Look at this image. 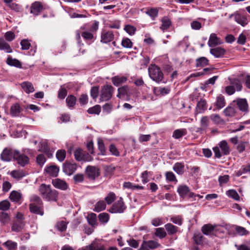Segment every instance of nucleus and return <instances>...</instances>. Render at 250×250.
Returning <instances> with one entry per match:
<instances>
[{"mask_svg": "<svg viewBox=\"0 0 250 250\" xmlns=\"http://www.w3.org/2000/svg\"><path fill=\"white\" fill-rule=\"evenodd\" d=\"M40 194L42 198L48 201H56L58 197V192L52 189L50 185L42 184L39 188Z\"/></svg>", "mask_w": 250, "mask_h": 250, "instance_id": "1", "label": "nucleus"}, {"mask_svg": "<svg viewBox=\"0 0 250 250\" xmlns=\"http://www.w3.org/2000/svg\"><path fill=\"white\" fill-rule=\"evenodd\" d=\"M218 145V146L213 148L215 157L220 158L223 155H227L229 154L230 149L227 141L223 140Z\"/></svg>", "mask_w": 250, "mask_h": 250, "instance_id": "2", "label": "nucleus"}, {"mask_svg": "<svg viewBox=\"0 0 250 250\" xmlns=\"http://www.w3.org/2000/svg\"><path fill=\"white\" fill-rule=\"evenodd\" d=\"M150 78L156 83H160L164 78V75L160 67L155 64H151L148 67Z\"/></svg>", "mask_w": 250, "mask_h": 250, "instance_id": "3", "label": "nucleus"}, {"mask_svg": "<svg viewBox=\"0 0 250 250\" xmlns=\"http://www.w3.org/2000/svg\"><path fill=\"white\" fill-rule=\"evenodd\" d=\"M114 90V87L111 85H104L101 90L100 100L101 101H107L110 100L113 95Z\"/></svg>", "mask_w": 250, "mask_h": 250, "instance_id": "4", "label": "nucleus"}, {"mask_svg": "<svg viewBox=\"0 0 250 250\" xmlns=\"http://www.w3.org/2000/svg\"><path fill=\"white\" fill-rule=\"evenodd\" d=\"M220 230L219 227L217 225L207 224L202 228V231L205 235H215L217 231Z\"/></svg>", "mask_w": 250, "mask_h": 250, "instance_id": "5", "label": "nucleus"}, {"mask_svg": "<svg viewBox=\"0 0 250 250\" xmlns=\"http://www.w3.org/2000/svg\"><path fill=\"white\" fill-rule=\"evenodd\" d=\"M125 207L124 205L123 199H120L115 202L110 209V212L112 213H121L125 209Z\"/></svg>", "mask_w": 250, "mask_h": 250, "instance_id": "6", "label": "nucleus"}, {"mask_svg": "<svg viewBox=\"0 0 250 250\" xmlns=\"http://www.w3.org/2000/svg\"><path fill=\"white\" fill-rule=\"evenodd\" d=\"M74 156L76 160L81 161H89L91 159V157L88 154L84 152L82 149L78 148L74 151Z\"/></svg>", "mask_w": 250, "mask_h": 250, "instance_id": "7", "label": "nucleus"}, {"mask_svg": "<svg viewBox=\"0 0 250 250\" xmlns=\"http://www.w3.org/2000/svg\"><path fill=\"white\" fill-rule=\"evenodd\" d=\"M14 159L22 167H24L29 162L28 157L23 154H21L18 151L15 152Z\"/></svg>", "mask_w": 250, "mask_h": 250, "instance_id": "8", "label": "nucleus"}, {"mask_svg": "<svg viewBox=\"0 0 250 250\" xmlns=\"http://www.w3.org/2000/svg\"><path fill=\"white\" fill-rule=\"evenodd\" d=\"M17 150L11 148H5L1 154V158L4 161H10L14 159L15 152Z\"/></svg>", "mask_w": 250, "mask_h": 250, "instance_id": "9", "label": "nucleus"}, {"mask_svg": "<svg viewBox=\"0 0 250 250\" xmlns=\"http://www.w3.org/2000/svg\"><path fill=\"white\" fill-rule=\"evenodd\" d=\"M101 42L104 43H108L113 40L114 35L111 31H103L101 33Z\"/></svg>", "mask_w": 250, "mask_h": 250, "instance_id": "10", "label": "nucleus"}, {"mask_svg": "<svg viewBox=\"0 0 250 250\" xmlns=\"http://www.w3.org/2000/svg\"><path fill=\"white\" fill-rule=\"evenodd\" d=\"M236 103L239 110L243 112L248 111V104L246 99L237 98L233 101Z\"/></svg>", "mask_w": 250, "mask_h": 250, "instance_id": "11", "label": "nucleus"}, {"mask_svg": "<svg viewBox=\"0 0 250 250\" xmlns=\"http://www.w3.org/2000/svg\"><path fill=\"white\" fill-rule=\"evenodd\" d=\"M86 173L88 177L92 180L100 175L99 169L94 166H88L86 169Z\"/></svg>", "mask_w": 250, "mask_h": 250, "instance_id": "12", "label": "nucleus"}, {"mask_svg": "<svg viewBox=\"0 0 250 250\" xmlns=\"http://www.w3.org/2000/svg\"><path fill=\"white\" fill-rule=\"evenodd\" d=\"M29 210L31 212L41 216L44 214L42 205L35 204V203L30 204Z\"/></svg>", "mask_w": 250, "mask_h": 250, "instance_id": "13", "label": "nucleus"}, {"mask_svg": "<svg viewBox=\"0 0 250 250\" xmlns=\"http://www.w3.org/2000/svg\"><path fill=\"white\" fill-rule=\"evenodd\" d=\"M77 166L75 163H65L63 166V171L67 175H71L76 170Z\"/></svg>", "mask_w": 250, "mask_h": 250, "instance_id": "14", "label": "nucleus"}, {"mask_svg": "<svg viewBox=\"0 0 250 250\" xmlns=\"http://www.w3.org/2000/svg\"><path fill=\"white\" fill-rule=\"evenodd\" d=\"M210 117L203 116L200 120V126L197 128V132H201L206 130L208 127Z\"/></svg>", "mask_w": 250, "mask_h": 250, "instance_id": "15", "label": "nucleus"}, {"mask_svg": "<svg viewBox=\"0 0 250 250\" xmlns=\"http://www.w3.org/2000/svg\"><path fill=\"white\" fill-rule=\"evenodd\" d=\"M52 184L56 188L61 190H65L68 188L66 182L59 178L52 180Z\"/></svg>", "mask_w": 250, "mask_h": 250, "instance_id": "16", "label": "nucleus"}, {"mask_svg": "<svg viewBox=\"0 0 250 250\" xmlns=\"http://www.w3.org/2000/svg\"><path fill=\"white\" fill-rule=\"evenodd\" d=\"M223 42L218 38L215 33L210 34L209 40L208 41V45L209 47H212L217 45L221 44Z\"/></svg>", "mask_w": 250, "mask_h": 250, "instance_id": "17", "label": "nucleus"}, {"mask_svg": "<svg viewBox=\"0 0 250 250\" xmlns=\"http://www.w3.org/2000/svg\"><path fill=\"white\" fill-rule=\"evenodd\" d=\"M9 198L13 202L21 204L22 195L20 192L13 190L11 192Z\"/></svg>", "mask_w": 250, "mask_h": 250, "instance_id": "18", "label": "nucleus"}, {"mask_svg": "<svg viewBox=\"0 0 250 250\" xmlns=\"http://www.w3.org/2000/svg\"><path fill=\"white\" fill-rule=\"evenodd\" d=\"M21 110L22 109L20 104L18 103H16L11 106L10 114L13 117H17L20 115Z\"/></svg>", "mask_w": 250, "mask_h": 250, "instance_id": "19", "label": "nucleus"}, {"mask_svg": "<svg viewBox=\"0 0 250 250\" xmlns=\"http://www.w3.org/2000/svg\"><path fill=\"white\" fill-rule=\"evenodd\" d=\"M42 5L39 1H35L32 4L31 6V13L37 15L42 10Z\"/></svg>", "mask_w": 250, "mask_h": 250, "instance_id": "20", "label": "nucleus"}, {"mask_svg": "<svg viewBox=\"0 0 250 250\" xmlns=\"http://www.w3.org/2000/svg\"><path fill=\"white\" fill-rule=\"evenodd\" d=\"M210 53L216 58H220L224 55L225 50L223 48L218 47L210 49Z\"/></svg>", "mask_w": 250, "mask_h": 250, "instance_id": "21", "label": "nucleus"}, {"mask_svg": "<svg viewBox=\"0 0 250 250\" xmlns=\"http://www.w3.org/2000/svg\"><path fill=\"white\" fill-rule=\"evenodd\" d=\"M170 89L168 87H157L153 88V92L155 95H165L167 94Z\"/></svg>", "mask_w": 250, "mask_h": 250, "instance_id": "22", "label": "nucleus"}, {"mask_svg": "<svg viewBox=\"0 0 250 250\" xmlns=\"http://www.w3.org/2000/svg\"><path fill=\"white\" fill-rule=\"evenodd\" d=\"M21 85L22 88L26 93H32L35 90L33 84L29 82H24Z\"/></svg>", "mask_w": 250, "mask_h": 250, "instance_id": "23", "label": "nucleus"}, {"mask_svg": "<svg viewBox=\"0 0 250 250\" xmlns=\"http://www.w3.org/2000/svg\"><path fill=\"white\" fill-rule=\"evenodd\" d=\"M142 245L145 247V248H146L148 250L149 249H154L160 246V245L159 243L152 240L144 241Z\"/></svg>", "mask_w": 250, "mask_h": 250, "instance_id": "24", "label": "nucleus"}, {"mask_svg": "<svg viewBox=\"0 0 250 250\" xmlns=\"http://www.w3.org/2000/svg\"><path fill=\"white\" fill-rule=\"evenodd\" d=\"M45 171L49 175L53 177H56L58 175L59 171V168L55 166H50L47 167Z\"/></svg>", "mask_w": 250, "mask_h": 250, "instance_id": "25", "label": "nucleus"}, {"mask_svg": "<svg viewBox=\"0 0 250 250\" xmlns=\"http://www.w3.org/2000/svg\"><path fill=\"white\" fill-rule=\"evenodd\" d=\"M127 81V78L125 76H116L112 78V82L116 86L125 83Z\"/></svg>", "mask_w": 250, "mask_h": 250, "instance_id": "26", "label": "nucleus"}, {"mask_svg": "<svg viewBox=\"0 0 250 250\" xmlns=\"http://www.w3.org/2000/svg\"><path fill=\"white\" fill-rule=\"evenodd\" d=\"M206 102L204 100H200L197 103L196 110V114L198 113H203L205 110L207 109V107L206 106Z\"/></svg>", "mask_w": 250, "mask_h": 250, "instance_id": "27", "label": "nucleus"}, {"mask_svg": "<svg viewBox=\"0 0 250 250\" xmlns=\"http://www.w3.org/2000/svg\"><path fill=\"white\" fill-rule=\"evenodd\" d=\"M235 21L239 24L244 26L247 25L248 23L247 18L243 16H242L239 14H235L234 15Z\"/></svg>", "mask_w": 250, "mask_h": 250, "instance_id": "28", "label": "nucleus"}, {"mask_svg": "<svg viewBox=\"0 0 250 250\" xmlns=\"http://www.w3.org/2000/svg\"><path fill=\"white\" fill-rule=\"evenodd\" d=\"M10 216L6 212H0V222L3 225H6L9 224L10 222Z\"/></svg>", "mask_w": 250, "mask_h": 250, "instance_id": "29", "label": "nucleus"}, {"mask_svg": "<svg viewBox=\"0 0 250 250\" xmlns=\"http://www.w3.org/2000/svg\"><path fill=\"white\" fill-rule=\"evenodd\" d=\"M24 226V224L22 221H15L12 225V230L14 231L19 232L23 228Z\"/></svg>", "mask_w": 250, "mask_h": 250, "instance_id": "30", "label": "nucleus"}, {"mask_svg": "<svg viewBox=\"0 0 250 250\" xmlns=\"http://www.w3.org/2000/svg\"><path fill=\"white\" fill-rule=\"evenodd\" d=\"M77 99L75 96L72 95H69L66 98V104L69 108H73L76 104Z\"/></svg>", "mask_w": 250, "mask_h": 250, "instance_id": "31", "label": "nucleus"}, {"mask_svg": "<svg viewBox=\"0 0 250 250\" xmlns=\"http://www.w3.org/2000/svg\"><path fill=\"white\" fill-rule=\"evenodd\" d=\"M165 227L169 235H173L178 231V228L171 223L166 224Z\"/></svg>", "mask_w": 250, "mask_h": 250, "instance_id": "32", "label": "nucleus"}, {"mask_svg": "<svg viewBox=\"0 0 250 250\" xmlns=\"http://www.w3.org/2000/svg\"><path fill=\"white\" fill-rule=\"evenodd\" d=\"M161 21L162 25L160 28L163 31L167 30L171 25V21L167 17H163L161 20Z\"/></svg>", "mask_w": 250, "mask_h": 250, "instance_id": "33", "label": "nucleus"}, {"mask_svg": "<svg viewBox=\"0 0 250 250\" xmlns=\"http://www.w3.org/2000/svg\"><path fill=\"white\" fill-rule=\"evenodd\" d=\"M187 133L186 129H176L173 133V137L175 139H179L186 135Z\"/></svg>", "mask_w": 250, "mask_h": 250, "instance_id": "34", "label": "nucleus"}, {"mask_svg": "<svg viewBox=\"0 0 250 250\" xmlns=\"http://www.w3.org/2000/svg\"><path fill=\"white\" fill-rule=\"evenodd\" d=\"M226 195L236 201L240 200V196L237 191L234 189H229L226 191Z\"/></svg>", "mask_w": 250, "mask_h": 250, "instance_id": "35", "label": "nucleus"}, {"mask_svg": "<svg viewBox=\"0 0 250 250\" xmlns=\"http://www.w3.org/2000/svg\"><path fill=\"white\" fill-rule=\"evenodd\" d=\"M11 175L14 178L19 180L25 176V174L22 170H17L12 171Z\"/></svg>", "mask_w": 250, "mask_h": 250, "instance_id": "36", "label": "nucleus"}, {"mask_svg": "<svg viewBox=\"0 0 250 250\" xmlns=\"http://www.w3.org/2000/svg\"><path fill=\"white\" fill-rule=\"evenodd\" d=\"M7 63L8 64L17 67H21V62L15 59H12V58L8 57L7 59Z\"/></svg>", "mask_w": 250, "mask_h": 250, "instance_id": "37", "label": "nucleus"}, {"mask_svg": "<svg viewBox=\"0 0 250 250\" xmlns=\"http://www.w3.org/2000/svg\"><path fill=\"white\" fill-rule=\"evenodd\" d=\"M8 250H16L17 248V243L11 240H8L3 244Z\"/></svg>", "mask_w": 250, "mask_h": 250, "instance_id": "38", "label": "nucleus"}, {"mask_svg": "<svg viewBox=\"0 0 250 250\" xmlns=\"http://www.w3.org/2000/svg\"><path fill=\"white\" fill-rule=\"evenodd\" d=\"M173 170L178 174H182L184 172V166L181 163H176L173 167Z\"/></svg>", "mask_w": 250, "mask_h": 250, "instance_id": "39", "label": "nucleus"}, {"mask_svg": "<svg viewBox=\"0 0 250 250\" xmlns=\"http://www.w3.org/2000/svg\"><path fill=\"white\" fill-rule=\"evenodd\" d=\"M177 191L181 197H184L189 192V188L187 186L181 185L178 187Z\"/></svg>", "mask_w": 250, "mask_h": 250, "instance_id": "40", "label": "nucleus"}, {"mask_svg": "<svg viewBox=\"0 0 250 250\" xmlns=\"http://www.w3.org/2000/svg\"><path fill=\"white\" fill-rule=\"evenodd\" d=\"M106 208V204L104 201H100L97 202L94 208V211L100 212L104 210Z\"/></svg>", "mask_w": 250, "mask_h": 250, "instance_id": "41", "label": "nucleus"}, {"mask_svg": "<svg viewBox=\"0 0 250 250\" xmlns=\"http://www.w3.org/2000/svg\"><path fill=\"white\" fill-rule=\"evenodd\" d=\"M0 49L5 50L7 53L12 52L10 45L3 40H0Z\"/></svg>", "mask_w": 250, "mask_h": 250, "instance_id": "42", "label": "nucleus"}, {"mask_svg": "<svg viewBox=\"0 0 250 250\" xmlns=\"http://www.w3.org/2000/svg\"><path fill=\"white\" fill-rule=\"evenodd\" d=\"M235 112V108L232 106H228L224 110L225 115L228 117L234 116Z\"/></svg>", "mask_w": 250, "mask_h": 250, "instance_id": "43", "label": "nucleus"}, {"mask_svg": "<svg viewBox=\"0 0 250 250\" xmlns=\"http://www.w3.org/2000/svg\"><path fill=\"white\" fill-rule=\"evenodd\" d=\"M98 145L99 151H100L99 154L102 155H105L106 153V149L102 139L100 138L98 139Z\"/></svg>", "mask_w": 250, "mask_h": 250, "instance_id": "44", "label": "nucleus"}, {"mask_svg": "<svg viewBox=\"0 0 250 250\" xmlns=\"http://www.w3.org/2000/svg\"><path fill=\"white\" fill-rule=\"evenodd\" d=\"M210 119L215 124H221L224 123V121L218 114H212L210 116Z\"/></svg>", "mask_w": 250, "mask_h": 250, "instance_id": "45", "label": "nucleus"}, {"mask_svg": "<svg viewBox=\"0 0 250 250\" xmlns=\"http://www.w3.org/2000/svg\"><path fill=\"white\" fill-rule=\"evenodd\" d=\"M230 85H233L235 90L240 91L242 88L241 82L238 79H234L230 82Z\"/></svg>", "mask_w": 250, "mask_h": 250, "instance_id": "46", "label": "nucleus"}, {"mask_svg": "<svg viewBox=\"0 0 250 250\" xmlns=\"http://www.w3.org/2000/svg\"><path fill=\"white\" fill-rule=\"evenodd\" d=\"M122 45L126 48H131L133 46V43L129 39L124 38L122 41Z\"/></svg>", "mask_w": 250, "mask_h": 250, "instance_id": "47", "label": "nucleus"}, {"mask_svg": "<svg viewBox=\"0 0 250 250\" xmlns=\"http://www.w3.org/2000/svg\"><path fill=\"white\" fill-rule=\"evenodd\" d=\"M101 110V106L99 105H96L87 110V112L89 114H99Z\"/></svg>", "mask_w": 250, "mask_h": 250, "instance_id": "48", "label": "nucleus"}, {"mask_svg": "<svg viewBox=\"0 0 250 250\" xmlns=\"http://www.w3.org/2000/svg\"><path fill=\"white\" fill-rule=\"evenodd\" d=\"M10 207V202L7 200H3L0 202V209L3 211L8 210Z\"/></svg>", "mask_w": 250, "mask_h": 250, "instance_id": "49", "label": "nucleus"}, {"mask_svg": "<svg viewBox=\"0 0 250 250\" xmlns=\"http://www.w3.org/2000/svg\"><path fill=\"white\" fill-rule=\"evenodd\" d=\"M215 105L219 109L223 108L225 105V101L223 96L217 97Z\"/></svg>", "mask_w": 250, "mask_h": 250, "instance_id": "50", "label": "nucleus"}, {"mask_svg": "<svg viewBox=\"0 0 250 250\" xmlns=\"http://www.w3.org/2000/svg\"><path fill=\"white\" fill-rule=\"evenodd\" d=\"M208 63V59L205 57H201L196 60V66H203L206 65Z\"/></svg>", "mask_w": 250, "mask_h": 250, "instance_id": "51", "label": "nucleus"}, {"mask_svg": "<svg viewBox=\"0 0 250 250\" xmlns=\"http://www.w3.org/2000/svg\"><path fill=\"white\" fill-rule=\"evenodd\" d=\"M66 156V152L64 150H59L56 153V157L60 162H62Z\"/></svg>", "mask_w": 250, "mask_h": 250, "instance_id": "52", "label": "nucleus"}, {"mask_svg": "<svg viewBox=\"0 0 250 250\" xmlns=\"http://www.w3.org/2000/svg\"><path fill=\"white\" fill-rule=\"evenodd\" d=\"M30 202L32 203H35V204L42 205L43 203L41 199L39 196L36 195H33L30 197Z\"/></svg>", "mask_w": 250, "mask_h": 250, "instance_id": "53", "label": "nucleus"}, {"mask_svg": "<svg viewBox=\"0 0 250 250\" xmlns=\"http://www.w3.org/2000/svg\"><path fill=\"white\" fill-rule=\"evenodd\" d=\"M166 178L167 180L169 182H177V180L176 179L174 174L172 172H167L166 173Z\"/></svg>", "mask_w": 250, "mask_h": 250, "instance_id": "54", "label": "nucleus"}, {"mask_svg": "<svg viewBox=\"0 0 250 250\" xmlns=\"http://www.w3.org/2000/svg\"><path fill=\"white\" fill-rule=\"evenodd\" d=\"M235 230L240 235H247L249 234V231L242 227L237 226Z\"/></svg>", "mask_w": 250, "mask_h": 250, "instance_id": "55", "label": "nucleus"}, {"mask_svg": "<svg viewBox=\"0 0 250 250\" xmlns=\"http://www.w3.org/2000/svg\"><path fill=\"white\" fill-rule=\"evenodd\" d=\"M116 199V195L113 192H110L107 196L105 198L107 204H111Z\"/></svg>", "mask_w": 250, "mask_h": 250, "instance_id": "56", "label": "nucleus"}, {"mask_svg": "<svg viewBox=\"0 0 250 250\" xmlns=\"http://www.w3.org/2000/svg\"><path fill=\"white\" fill-rule=\"evenodd\" d=\"M146 13L154 20L158 16V10L156 8H151L148 9Z\"/></svg>", "mask_w": 250, "mask_h": 250, "instance_id": "57", "label": "nucleus"}, {"mask_svg": "<svg viewBox=\"0 0 250 250\" xmlns=\"http://www.w3.org/2000/svg\"><path fill=\"white\" fill-rule=\"evenodd\" d=\"M155 234L157 236H158L160 238H163L166 236L167 233L164 228H159L156 229Z\"/></svg>", "mask_w": 250, "mask_h": 250, "instance_id": "58", "label": "nucleus"}, {"mask_svg": "<svg viewBox=\"0 0 250 250\" xmlns=\"http://www.w3.org/2000/svg\"><path fill=\"white\" fill-rule=\"evenodd\" d=\"M57 228L61 231H65L66 229V223L64 221L58 222L56 224Z\"/></svg>", "mask_w": 250, "mask_h": 250, "instance_id": "59", "label": "nucleus"}, {"mask_svg": "<svg viewBox=\"0 0 250 250\" xmlns=\"http://www.w3.org/2000/svg\"><path fill=\"white\" fill-rule=\"evenodd\" d=\"M203 236L199 233V234H194L193 239L194 243L196 245H200L203 242Z\"/></svg>", "mask_w": 250, "mask_h": 250, "instance_id": "60", "label": "nucleus"}, {"mask_svg": "<svg viewBox=\"0 0 250 250\" xmlns=\"http://www.w3.org/2000/svg\"><path fill=\"white\" fill-rule=\"evenodd\" d=\"M124 29L130 35H134L136 30L135 27L131 25H126L125 26Z\"/></svg>", "mask_w": 250, "mask_h": 250, "instance_id": "61", "label": "nucleus"}, {"mask_svg": "<svg viewBox=\"0 0 250 250\" xmlns=\"http://www.w3.org/2000/svg\"><path fill=\"white\" fill-rule=\"evenodd\" d=\"M67 90L61 86V88L58 91V98L61 99H63L67 95Z\"/></svg>", "mask_w": 250, "mask_h": 250, "instance_id": "62", "label": "nucleus"}, {"mask_svg": "<svg viewBox=\"0 0 250 250\" xmlns=\"http://www.w3.org/2000/svg\"><path fill=\"white\" fill-rule=\"evenodd\" d=\"M118 94L117 97L121 98V96L127 94L128 91V87L126 86H123L118 88Z\"/></svg>", "mask_w": 250, "mask_h": 250, "instance_id": "63", "label": "nucleus"}, {"mask_svg": "<svg viewBox=\"0 0 250 250\" xmlns=\"http://www.w3.org/2000/svg\"><path fill=\"white\" fill-rule=\"evenodd\" d=\"M37 163L41 166H42L46 162V158L44 154H39L36 158Z\"/></svg>", "mask_w": 250, "mask_h": 250, "instance_id": "64", "label": "nucleus"}]
</instances>
